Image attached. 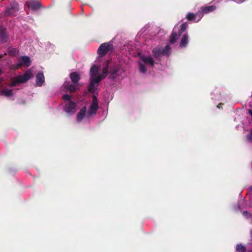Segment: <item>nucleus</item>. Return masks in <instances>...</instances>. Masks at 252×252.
I'll use <instances>...</instances> for the list:
<instances>
[{
  "label": "nucleus",
  "instance_id": "23",
  "mask_svg": "<svg viewBox=\"0 0 252 252\" xmlns=\"http://www.w3.org/2000/svg\"><path fill=\"white\" fill-rule=\"evenodd\" d=\"M248 214V213L247 211H244V212H243V214H244V215H246H246H247V214Z\"/></svg>",
  "mask_w": 252,
  "mask_h": 252
},
{
  "label": "nucleus",
  "instance_id": "15",
  "mask_svg": "<svg viewBox=\"0 0 252 252\" xmlns=\"http://www.w3.org/2000/svg\"><path fill=\"white\" fill-rule=\"evenodd\" d=\"M0 37L1 41L6 42L7 39V36L6 33L5 29L4 28H0Z\"/></svg>",
  "mask_w": 252,
  "mask_h": 252
},
{
  "label": "nucleus",
  "instance_id": "2",
  "mask_svg": "<svg viewBox=\"0 0 252 252\" xmlns=\"http://www.w3.org/2000/svg\"><path fill=\"white\" fill-rule=\"evenodd\" d=\"M154 63L155 62L151 56L140 55L139 66L140 72L145 73L149 68L154 66Z\"/></svg>",
  "mask_w": 252,
  "mask_h": 252
},
{
  "label": "nucleus",
  "instance_id": "6",
  "mask_svg": "<svg viewBox=\"0 0 252 252\" xmlns=\"http://www.w3.org/2000/svg\"><path fill=\"white\" fill-rule=\"evenodd\" d=\"M98 108V100L97 99L96 96L94 95L93 97L92 102L89 108V110L87 114H86V116L89 118L91 116L95 115L96 113Z\"/></svg>",
  "mask_w": 252,
  "mask_h": 252
},
{
  "label": "nucleus",
  "instance_id": "22",
  "mask_svg": "<svg viewBox=\"0 0 252 252\" xmlns=\"http://www.w3.org/2000/svg\"><path fill=\"white\" fill-rule=\"evenodd\" d=\"M249 113L251 115V116L252 117V110H249Z\"/></svg>",
  "mask_w": 252,
  "mask_h": 252
},
{
  "label": "nucleus",
  "instance_id": "13",
  "mask_svg": "<svg viewBox=\"0 0 252 252\" xmlns=\"http://www.w3.org/2000/svg\"><path fill=\"white\" fill-rule=\"evenodd\" d=\"M87 108L86 107H84L78 113L77 115V120L78 122H80L82 120L83 118L86 115Z\"/></svg>",
  "mask_w": 252,
  "mask_h": 252
},
{
  "label": "nucleus",
  "instance_id": "17",
  "mask_svg": "<svg viewBox=\"0 0 252 252\" xmlns=\"http://www.w3.org/2000/svg\"><path fill=\"white\" fill-rule=\"evenodd\" d=\"M216 7L214 5L205 6L201 8L203 13H208L215 10Z\"/></svg>",
  "mask_w": 252,
  "mask_h": 252
},
{
  "label": "nucleus",
  "instance_id": "7",
  "mask_svg": "<svg viewBox=\"0 0 252 252\" xmlns=\"http://www.w3.org/2000/svg\"><path fill=\"white\" fill-rule=\"evenodd\" d=\"M31 64V61L29 57L26 56H21L19 58L18 63L15 66H13V68H18L22 65H24L28 67Z\"/></svg>",
  "mask_w": 252,
  "mask_h": 252
},
{
  "label": "nucleus",
  "instance_id": "12",
  "mask_svg": "<svg viewBox=\"0 0 252 252\" xmlns=\"http://www.w3.org/2000/svg\"><path fill=\"white\" fill-rule=\"evenodd\" d=\"M189 43V37L188 34H185L183 35L180 46L181 48H184L187 46Z\"/></svg>",
  "mask_w": 252,
  "mask_h": 252
},
{
  "label": "nucleus",
  "instance_id": "1",
  "mask_svg": "<svg viewBox=\"0 0 252 252\" xmlns=\"http://www.w3.org/2000/svg\"><path fill=\"white\" fill-rule=\"evenodd\" d=\"M112 49V45L109 43L102 44L97 50L98 57L94 62V64L90 69V81L89 87V91L94 93L95 91V85L103 78L106 76L108 68L111 65V62L108 61L105 64L101 67L100 63L102 61V57L109 50Z\"/></svg>",
  "mask_w": 252,
  "mask_h": 252
},
{
  "label": "nucleus",
  "instance_id": "21",
  "mask_svg": "<svg viewBox=\"0 0 252 252\" xmlns=\"http://www.w3.org/2000/svg\"><path fill=\"white\" fill-rule=\"evenodd\" d=\"M247 139L249 141H252V130H251V133L247 136Z\"/></svg>",
  "mask_w": 252,
  "mask_h": 252
},
{
  "label": "nucleus",
  "instance_id": "24",
  "mask_svg": "<svg viewBox=\"0 0 252 252\" xmlns=\"http://www.w3.org/2000/svg\"><path fill=\"white\" fill-rule=\"evenodd\" d=\"M1 70L0 69V75L1 74ZM1 82V80H0V83Z\"/></svg>",
  "mask_w": 252,
  "mask_h": 252
},
{
  "label": "nucleus",
  "instance_id": "4",
  "mask_svg": "<svg viewBox=\"0 0 252 252\" xmlns=\"http://www.w3.org/2000/svg\"><path fill=\"white\" fill-rule=\"evenodd\" d=\"M63 99L67 101L64 107V111L69 114H74L76 111V105L71 101L70 96L68 94H64Z\"/></svg>",
  "mask_w": 252,
  "mask_h": 252
},
{
  "label": "nucleus",
  "instance_id": "3",
  "mask_svg": "<svg viewBox=\"0 0 252 252\" xmlns=\"http://www.w3.org/2000/svg\"><path fill=\"white\" fill-rule=\"evenodd\" d=\"M33 76L32 71L31 69H29L24 74L13 78L11 80V82L8 86L10 87L15 86L19 84L26 82Z\"/></svg>",
  "mask_w": 252,
  "mask_h": 252
},
{
  "label": "nucleus",
  "instance_id": "11",
  "mask_svg": "<svg viewBox=\"0 0 252 252\" xmlns=\"http://www.w3.org/2000/svg\"><path fill=\"white\" fill-rule=\"evenodd\" d=\"M29 8L32 9H36L39 7L40 3L38 1H30L26 3Z\"/></svg>",
  "mask_w": 252,
  "mask_h": 252
},
{
  "label": "nucleus",
  "instance_id": "16",
  "mask_svg": "<svg viewBox=\"0 0 252 252\" xmlns=\"http://www.w3.org/2000/svg\"><path fill=\"white\" fill-rule=\"evenodd\" d=\"M70 78L74 83H76L80 80L79 75L76 72H72L70 75Z\"/></svg>",
  "mask_w": 252,
  "mask_h": 252
},
{
  "label": "nucleus",
  "instance_id": "9",
  "mask_svg": "<svg viewBox=\"0 0 252 252\" xmlns=\"http://www.w3.org/2000/svg\"><path fill=\"white\" fill-rule=\"evenodd\" d=\"M44 82V76L41 72H39L36 77V83L38 86H41Z\"/></svg>",
  "mask_w": 252,
  "mask_h": 252
},
{
  "label": "nucleus",
  "instance_id": "25",
  "mask_svg": "<svg viewBox=\"0 0 252 252\" xmlns=\"http://www.w3.org/2000/svg\"><path fill=\"white\" fill-rule=\"evenodd\" d=\"M3 56V55H0V58H2V57Z\"/></svg>",
  "mask_w": 252,
  "mask_h": 252
},
{
  "label": "nucleus",
  "instance_id": "20",
  "mask_svg": "<svg viewBox=\"0 0 252 252\" xmlns=\"http://www.w3.org/2000/svg\"><path fill=\"white\" fill-rule=\"evenodd\" d=\"M246 251V247L242 244H238L236 246V251L237 252H245Z\"/></svg>",
  "mask_w": 252,
  "mask_h": 252
},
{
  "label": "nucleus",
  "instance_id": "10",
  "mask_svg": "<svg viewBox=\"0 0 252 252\" xmlns=\"http://www.w3.org/2000/svg\"><path fill=\"white\" fill-rule=\"evenodd\" d=\"M78 84L74 83L73 84H69V83H65L63 85L64 87L66 90L72 92L75 91L77 88Z\"/></svg>",
  "mask_w": 252,
  "mask_h": 252
},
{
  "label": "nucleus",
  "instance_id": "19",
  "mask_svg": "<svg viewBox=\"0 0 252 252\" xmlns=\"http://www.w3.org/2000/svg\"><path fill=\"white\" fill-rule=\"evenodd\" d=\"M198 15V13H196V14H194L192 13H189L187 16V17L189 20H192L195 22H198L200 19L201 18L202 16L199 15V19L197 20H195V17Z\"/></svg>",
  "mask_w": 252,
  "mask_h": 252
},
{
  "label": "nucleus",
  "instance_id": "5",
  "mask_svg": "<svg viewBox=\"0 0 252 252\" xmlns=\"http://www.w3.org/2000/svg\"><path fill=\"white\" fill-rule=\"evenodd\" d=\"M188 27V24L186 23H183L181 26V29L178 30L179 34L177 33V28L175 27L173 29V32L170 36L169 42L170 44L174 43L178 39V36L186 30Z\"/></svg>",
  "mask_w": 252,
  "mask_h": 252
},
{
  "label": "nucleus",
  "instance_id": "8",
  "mask_svg": "<svg viewBox=\"0 0 252 252\" xmlns=\"http://www.w3.org/2000/svg\"><path fill=\"white\" fill-rule=\"evenodd\" d=\"M170 50V48L169 45L165 46L164 48L162 50L159 48H156L153 51V56L154 58H156L161 55H167L169 53Z\"/></svg>",
  "mask_w": 252,
  "mask_h": 252
},
{
  "label": "nucleus",
  "instance_id": "14",
  "mask_svg": "<svg viewBox=\"0 0 252 252\" xmlns=\"http://www.w3.org/2000/svg\"><path fill=\"white\" fill-rule=\"evenodd\" d=\"M110 73L111 76L113 77L115 75H119L121 73V71L119 70V67L117 65H115L113 67H111L110 69Z\"/></svg>",
  "mask_w": 252,
  "mask_h": 252
},
{
  "label": "nucleus",
  "instance_id": "18",
  "mask_svg": "<svg viewBox=\"0 0 252 252\" xmlns=\"http://www.w3.org/2000/svg\"><path fill=\"white\" fill-rule=\"evenodd\" d=\"M1 94L7 97L11 96L13 94L12 90L8 88H4L1 91Z\"/></svg>",
  "mask_w": 252,
  "mask_h": 252
}]
</instances>
